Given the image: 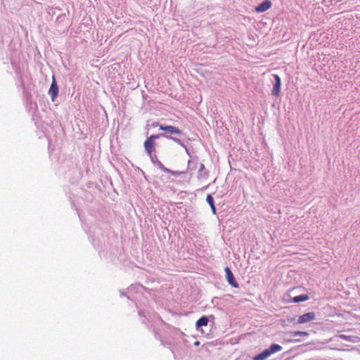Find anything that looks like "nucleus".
<instances>
[{
    "instance_id": "obj_1",
    "label": "nucleus",
    "mask_w": 360,
    "mask_h": 360,
    "mask_svg": "<svg viewBox=\"0 0 360 360\" xmlns=\"http://www.w3.org/2000/svg\"><path fill=\"white\" fill-rule=\"evenodd\" d=\"M167 134L165 133H160L158 134H153L147 138V139L144 142V148L146 153L150 156V159L153 165L156 163L158 157L155 154H153V152L155 150V140L160 139V137L166 138Z\"/></svg>"
},
{
    "instance_id": "obj_2",
    "label": "nucleus",
    "mask_w": 360,
    "mask_h": 360,
    "mask_svg": "<svg viewBox=\"0 0 360 360\" xmlns=\"http://www.w3.org/2000/svg\"><path fill=\"white\" fill-rule=\"evenodd\" d=\"M215 317L214 315L202 316L195 322V328L197 330H200L202 334H205L207 337L210 335V333H206L202 327H207L208 326H213L214 324Z\"/></svg>"
},
{
    "instance_id": "obj_3",
    "label": "nucleus",
    "mask_w": 360,
    "mask_h": 360,
    "mask_svg": "<svg viewBox=\"0 0 360 360\" xmlns=\"http://www.w3.org/2000/svg\"><path fill=\"white\" fill-rule=\"evenodd\" d=\"M58 92H59L58 86V84H57V82L56 79V77L53 75L52 76V82H51L50 88L48 91V94L50 96L51 101L53 102H54L56 98L58 97Z\"/></svg>"
},
{
    "instance_id": "obj_4",
    "label": "nucleus",
    "mask_w": 360,
    "mask_h": 360,
    "mask_svg": "<svg viewBox=\"0 0 360 360\" xmlns=\"http://www.w3.org/2000/svg\"><path fill=\"white\" fill-rule=\"evenodd\" d=\"M160 129L164 131V133L167 135H170L171 136H172L173 134H184L183 131L179 129L178 127L172 125L160 124Z\"/></svg>"
},
{
    "instance_id": "obj_5",
    "label": "nucleus",
    "mask_w": 360,
    "mask_h": 360,
    "mask_svg": "<svg viewBox=\"0 0 360 360\" xmlns=\"http://www.w3.org/2000/svg\"><path fill=\"white\" fill-rule=\"evenodd\" d=\"M272 77L274 80L272 81L273 89L271 91V94L274 96H278L280 95L281 88V79L276 74H273Z\"/></svg>"
},
{
    "instance_id": "obj_6",
    "label": "nucleus",
    "mask_w": 360,
    "mask_h": 360,
    "mask_svg": "<svg viewBox=\"0 0 360 360\" xmlns=\"http://www.w3.org/2000/svg\"><path fill=\"white\" fill-rule=\"evenodd\" d=\"M224 271H225L226 280L228 282V283L233 288H239V285H238L231 269L229 266H226L224 269Z\"/></svg>"
},
{
    "instance_id": "obj_7",
    "label": "nucleus",
    "mask_w": 360,
    "mask_h": 360,
    "mask_svg": "<svg viewBox=\"0 0 360 360\" xmlns=\"http://www.w3.org/2000/svg\"><path fill=\"white\" fill-rule=\"evenodd\" d=\"M139 316L140 317H142L143 319L141 321L142 323H144L146 324V326L148 327V328L149 330L152 329L153 333H154V335H155V338L157 339V340H160V335L159 334V333L157 332V330H155V328H153V326L152 325L150 324L149 323V321L148 319V318L146 317L145 313L142 310H139Z\"/></svg>"
},
{
    "instance_id": "obj_8",
    "label": "nucleus",
    "mask_w": 360,
    "mask_h": 360,
    "mask_svg": "<svg viewBox=\"0 0 360 360\" xmlns=\"http://www.w3.org/2000/svg\"><path fill=\"white\" fill-rule=\"evenodd\" d=\"M316 318V314L314 311L305 313L299 316L297 323L300 324L305 323L314 321Z\"/></svg>"
},
{
    "instance_id": "obj_9",
    "label": "nucleus",
    "mask_w": 360,
    "mask_h": 360,
    "mask_svg": "<svg viewBox=\"0 0 360 360\" xmlns=\"http://www.w3.org/2000/svg\"><path fill=\"white\" fill-rule=\"evenodd\" d=\"M272 6L270 0H264L255 7V10L257 13H263L269 10Z\"/></svg>"
},
{
    "instance_id": "obj_10",
    "label": "nucleus",
    "mask_w": 360,
    "mask_h": 360,
    "mask_svg": "<svg viewBox=\"0 0 360 360\" xmlns=\"http://www.w3.org/2000/svg\"><path fill=\"white\" fill-rule=\"evenodd\" d=\"M166 139L172 140L173 141H174L175 143H176L177 144L181 146L182 148H184L185 149L186 154L189 157H191V153L189 148H188L187 146L179 139L174 137V136H171L170 135H167V134L166 136Z\"/></svg>"
},
{
    "instance_id": "obj_11",
    "label": "nucleus",
    "mask_w": 360,
    "mask_h": 360,
    "mask_svg": "<svg viewBox=\"0 0 360 360\" xmlns=\"http://www.w3.org/2000/svg\"><path fill=\"white\" fill-rule=\"evenodd\" d=\"M209 176V172L205 169V165L202 163L200 164L198 169V178L199 179H207Z\"/></svg>"
},
{
    "instance_id": "obj_12",
    "label": "nucleus",
    "mask_w": 360,
    "mask_h": 360,
    "mask_svg": "<svg viewBox=\"0 0 360 360\" xmlns=\"http://www.w3.org/2000/svg\"><path fill=\"white\" fill-rule=\"evenodd\" d=\"M271 355L269 348L253 356L252 360H265Z\"/></svg>"
},
{
    "instance_id": "obj_13",
    "label": "nucleus",
    "mask_w": 360,
    "mask_h": 360,
    "mask_svg": "<svg viewBox=\"0 0 360 360\" xmlns=\"http://www.w3.org/2000/svg\"><path fill=\"white\" fill-rule=\"evenodd\" d=\"M206 201L209 204L211 210H212V212L214 214H217V209H216V207H215V205H214V198L212 197V194H207V196H206Z\"/></svg>"
},
{
    "instance_id": "obj_14",
    "label": "nucleus",
    "mask_w": 360,
    "mask_h": 360,
    "mask_svg": "<svg viewBox=\"0 0 360 360\" xmlns=\"http://www.w3.org/2000/svg\"><path fill=\"white\" fill-rule=\"evenodd\" d=\"M309 299V296L305 294H302L291 298L290 302L292 303H299L307 301Z\"/></svg>"
},
{
    "instance_id": "obj_15",
    "label": "nucleus",
    "mask_w": 360,
    "mask_h": 360,
    "mask_svg": "<svg viewBox=\"0 0 360 360\" xmlns=\"http://www.w3.org/2000/svg\"><path fill=\"white\" fill-rule=\"evenodd\" d=\"M269 349L271 354H273L274 353L280 352L282 349V347L278 344L273 343L269 346Z\"/></svg>"
},
{
    "instance_id": "obj_16",
    "label": "nucleus",
    "mask_w": 360,
    "mask_h": 360,
    "mask_svg": "<svg viewBox=\"0 0 360 360\" xmlns=\"http://www.w3.org/2000/svg\"><path fill=\"white\" fill-rule=\"evenodd\" d=\"M186 172H187V171L179 172V171H173V170L169 169V172H167V173L171 174L172 175H173L175 177H179V176H181L182 175L186 174Z\"/></svg>"
},
{
    "instance_id": "obj_17",
    "label": "nucleus",
    "mask_w": 360,
    "mask_h": 360,
    "mask_svg": "<svg viewBox=\"0 0 360 360\" xmlns=\"http://www.w3.org/2000/svg\"><path fill=\"white\" fill-rule=\"evenodd\" d=\"M197 164H198L197 162H195L193 160H189L188 161L187 171H188V170H190V171L195 170L196 169Z\"/></svg>"
},
{
    "instance_id": "obj_18",
    "label": "nucleus",
    "mask_w": 360,
    "mask_h": 360,
    "mask_svg": "<svg viewBox=\"0 0 360 360\" xmlns=\"http://www.w3.org/2000/svg\"><path fill=\"white\" fill-rule=\"evenodd\" d=\"M154 165L158 167L160 169H161L162 171H163V172H165L166 173L167 172H169V169L165 167L164 166V165L160 160H157L156 163Z\"/></svg>"
},
{
    "instance_id": "obj_19",
    "label": "nucleus",
    "mask_w": 360,
    "mask_h": 360,
    "mask_svg": "<svg viewBox=\"0 0 360 360\" xmlns=\"http://www.w3.org/2000/svg\"><path fill=\"white\" fill-rule=\"evenodd\" d=\"M291 334H292V336H293V337L301 336V335H304V336L309 335V333H307L306 331H293L291 333Z\"/></svg>"
},
{
    "instance_id": "obj_20",
    "label": "nucleus",
    "mask_w": 360,
    "mask_h": 360,
    "mask_svg": "<svg viewBox=\"0 0 360 360\" xmlns=\"http://www.w3.org/2000/svg\"><path fill=\"white\" fill-rule=\"evenodd\" d=\"M340 338L344 340H347V341H349V342L353 341V336H351V335H347L342 334L340 335Z\"/></svg>"
},
{
    "instance_id": "obj_21",
    "label": "nucleus",
    "mask_w": 360,
    "mask_h": 360,
    "mask_svg": "<svg viewBox=\"0 0 360 360\" xmlns=\"http://www.w3.org/2000/svg\"><path fill=\"white\" fill-rule=\"evenodd\" d=\"M65 17V14H63V15H60L58 17V20H63V18H64Z\"/></svg>"
},
{
    "instance_id": "obj_22",
    "label": "nucleus",
    "mask_w": 360,
    "mask_h": 360,
    "mask_svg": "<svg viewBox=\"0 0 360 360\" xmlns=\"http://www.w3.org/2000/svg\"><path fill=\"white\" fill-rule=\"evenodd\" d=\"M160 124H159V123L158 122H154L153 124H152V126L153 127H157V126H159L160 127Z\"/></svg>"
},
{
    "instance_id": "obj_23",
    "label": "nucleus",
    "mask_w": 360,
    "mask_h": 360,
    "mask_svg": "<svg viewBox=\"0 0 360 360\" xmlns=\"http://www.w3.org/2000/svg\"><path fill=\"white\" fill-rule=\"evenodd\" d=\"M134 288H135V286H134L133 285H130V286L127 288V290H134Z\"/></svg>"
},
{
    "instance_id": "obj_24",
    "label": "nucleus",
    "mask_w": 360,
    "mask_h": 360,
    "mask_svg": "<svg viewBox=\"0 0 360 360\" xmlns=\"http://www.w3.org/2000/svg\"><path fill=\"white\" fill-rule=\"evenodd\" d=\"M208 186H209V185H207L206 186H204V187L202 188V190L203 191V190L207 189V188H208Z\"/></svg>"
},
{
    "instance_id": "obj_25",
    "label": "nucleus",
    "mask_w": 360,
    "mask_h": 360,
    "mask_svg": "<svg viewBox=\"0 0 360 360\" xmlns=\"http://www.w3.org/2000/svg\"><path fill=\"white\" fill-rule=\"evenodd\" d=\"M120 292L121 296H125V294L123 292H122V291H120Z\"/></svg>"
},
{
    "instance_id": "obj_26",
    "label": "nucleus",
    "mask_w": 360,
    "mask_h": 360,
    "mask_svg": "<svg viewBox=\"0 0 360 360\" xmlns=\"http://www.w3.org/2000/svg\"><path fill=\"white\" fill-rule=\"evenodd\" d=\"M198 344H199V342H195V345H198Z\"/></svg>"
},
{
    "instance_id": "obj_27",
    "label": "nucleus",
    "mask_w": 360,
    "mask_h": 360,
    "mask_svg": "<svg viewBox=\"0 0 360 360\" xmlns=\"http://www.w3.org/2000/svg\"><path fill=\"white\" fill-rule=\"evenodd\" d=\"M161 343L163 345H165V344L163 342L162 340H161Z\"/></svg>"
}]
</instances>
